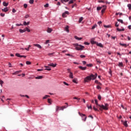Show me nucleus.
Instances as JSON below:
<instances>
[{
	"mask_svg": "<svg viewBox=\"0 0 131 131\" xmlns=\"http://www.w3.org/2000/svg\"><path fill=\"white\" fill-rule=\"evenodd\" d=\"M97 78V74H95V75L91 74L90 76L86 77L84 79V82H88L89 80H92L93 79V80Z\"/></svg>",
	"mask_w": 131,
	"mask_h": 131,
	"instance_id": "f257e3e1",
	"label": "nucleus"
},
{
	"mask_svg": "<svg viewBox=\"0 0 131 131\" xmlns=\"http://www.w3.org/2000/svg\"><path fill=\"white\" fill-rule=\"evenodd\" d=\"M74 46L76 51H83V49H84V46L78 45V43H75Z\"/></svg>",
	"mask_w": 131,
	"mask_h": 131,
	"instance_id": "f03ea898",
	"label": "nucleus"
},
{
	"mask_svg": "<svg viewBox=\"0 0 131 131\" xmlns=\"http://www.w3.org/2000/svg\"><path fill=\"white\" fill-rule=\"evenodd\" d=\"M108 106H109V104L107 103H105V105H100V108H99V110L100 111H102L103 109V110H108Z\"/></svg>",
	"mask_w": 131,
	"mask_h": 131,
	"instance_id": "7ed1b4c3",
	"label": "nucleus"
},
{
	"mask_svg": "<svg viewBox=\"0 0 131 131\" xmlns=\"http://www.w3.org/2000/svg\"><path fill=\"white\" fill-rule=\"evenodd\" d=\"M66 108V106H56V112H59V110H64Z\"/></svg>",
	"mask_w": 131,
	"mask_h": 131,
	"instance_id": "20e7f679",
	"label": "nucleus"
},
{
	"mask_svg": "<svg viewBox=\"0 0 131 131\" xmlns=\"http://www.w3.org/2000/svg\"><path fill=\"white\" fill-rule=\"evenodd\" d=\"M79 115H80V116H81V117H84V119H83V120H84V121H85L86 120V116H85V114H83L82 113H80V112L78 113Z\"/></svg>",
	"mask_w": 131,
	"mask_h": 131,
	"instance_id": "39448f33",
	"label": "nucleus"
},
{
	"mask_svg": "<svg viewBox=\"0 0 131 131\" xmlns=\"http://www.w3.org/2000/svg\"><path fill=\"white\" fill-rule=\"evenodd\" d=\"M15 56H16V57H18V58H26V56L21 55L19 53H16Z\"/></svg>",
	"mask_w": 131,
	"mask_h": 131,
	"instance_id": "423d86ee",
	"label": "nucleus"
},
{
	"mask_svg": "<svg viewBox=\"0 0 131 131\" xmlns=\"http://www.w3.org/2000/svg\"><path fill=\"white\" fill-rule=\"evenodd\" d=\"M106 8H107V6L105 5H103L102 6V9L101 10L102 14H104V13L105 12V11L106 10Z\"/></svg>",
	"mask_w": 131,
	"mask_h": 131,
	"instance_id": "0eeeda50",
	"label": "nucleus"
},
{
	"mask_svg": "<svg viewBox=\"0 0 131 131\" xmlns=\"http://www.w3.org/2000/svg\"><path fill=\"white\" fill-rule=\"evenodd\" d=\"M95 104L96 105V107L97 108H100L101 107V105L99 104V103H98V100L97 99L95 100Z\"/></svg>",
	"mask_w": 131,
	"mask_h": 131,
	"instance_id": "6e6552de",
	"label": "nucleus"
},
{
	"mask_svg": "<svg viewBox=\"0 0 131 131\" xmlns=\"http://www.w3.org/2000/svg\"><path fill=\"white\" fill-rule=\"evenodd\" d=\"M69 14V12L68 11H66L64 13H63L62 15L63 18H66V17H67V15L66 14Z\"/></svg>",
	"mask_w": 131,
	"mask_h": 131,
	"instance_id": "1a4fd4ad",
	"label": "nucleus"
},
{
	"mask_svg": "<svg viewBox=\"0 0 131 131\" xmlns=\"http://www.w3.org/2000/svg\"><path fill=\"white\" fill-rule=\"evenodd\" d=\"M2 12H5V13L9 11V8L8 7L4 8V9H2Z\"/></svg>",
	"mask_w": 131,
	"mask_h": 131,
	"instance_id": "9d476101",
	"label": "nucleus"
},
{
	"mask_svg": "<svg viewBox=\"0 0 131 131\" xmlns=\"http://www.w3.org/2000/svg\"><path fill=\"white\" fill-rule=\"evenodd\" d=\"M33 46L38 48V49H42L41 46H40L39 44H34Z\"/></svg>",
	"mask_w": 131,
	"mask_h": 131,
	"instance_id": "9b49d317",
	"label": "nucleus"
},
{
	"mask_svg": "<svg viewBox=\"0 0 131 131\" xmlns=\"http://www.w3.org/2000/svg\"><path fill=\"white\" fill-rule=\"evenodd\" d=\"M91 43H92V45L97 44V42L95 41V40H94V38L91 39Z\"/></svg>",
	"mask_w": 131,
	"mask_h": 131,
	"instance_id": "f8f14e48",
	"label": "nucleus"
},
{
	"mask_svg": "<svg viewBox=\"0 0 131 131\" xmlns=\"http://www.w3.org/2000/svg\"><path fill=\"white\" fill-rule=\"evenodd\" d=\"M78 68H79V69H81V70H85L86 69V67H82L81 66H79L78 67Z\"/></svg>",
	"mask_w": 131,
	"mask_h": 131,
	"instance_id": "ddd939ff",
	"label": "nucleus"
},
{
	"mask_svg": "<svg viewBox=\"0 0 131 131\" xmlns=\"http://www.w3.org/2000/svg\"><path fill=\"white\" fill-rule=\"evenodd\" d=\"M35 79H42V78H43V76H39L37 77H35Z\"/></svg>",
	"mask_w": 131,
	"mask_h": 131,
	"instance_id": "4468645a",
	"label": "nucleus"
},
{
	"mask_svg": "<svg viewBox=\"0 0 131 131\" xmlns=\"http://www.w3.org/2000/svg\"><path fill=\"white\" fill-rule=\"evenodd\" d=\"M44 67H45V68H46L45 69V70H48V71H51V69L48 66H45Z\"/></svg>",
	"mask_w": 131,
	"mask_h": 131,
	"instance_id": "2eb2a0df",
	"label": "nucleus"
},
{
	"mask_svg": "<svg viewBox=\"0 0 131 131\" xmlns=\"http://www.w3.org/2000/svg\"><path fill=\"white\" fill-rule=\"evenodd\" d=\"M70 78H73V73L71 72H70V75H69Z\"/></svg>",
	"mask_w": 131,
	"mask_h": 131,
	"instance_id": "dca6fc26",
	"label": "nucleus"
},
{
	"mask_svg": "<svg viewBox=\"0 0 131 131\" xmlns=\"http://www.w3.org/2000/svg\"><path fill=\"white\" fill-rule=\"evenodd\" d=\"M48 66H51L52 67H56L57 66V64H54V63H52L48 64Z\"/></svg>",
	"mask_w": 131,
	"mask_h": 131,
	"instance_id": "f3484780",
	"label": "nucleus"
},
{
	"mask_svg": "<svg viewBox=\"0 0 131 131\" xmlns=\"http://www.w3.org/2000/svg\"><path fill=\"white\" fill-rule=\"evenodd\" d=\"M65 30L67 32L69 33V26H67L65 28Z\"/></svg>",
	"mask_w": 131,
	"mask_h": 131,
	"instance_id": "a211bd4d",
	"label": "nucleus"
},
{
	"mask_svg": "<svg viewBox=\"0 0 131 131\" xmlns=\"http://www.w3.org/2000/svg\"><path fill=\"white\" fill-rule=\"evenodd\" d=\"M3 6H4V7H8V6L9 5V3H6V2H4L3 3Z\"/></svg>",
	"mask_w": 131,
	"mask_h": 131,
	"instance_id": "6ab92c4d",
	"label": "nucleus"
},
{
	"mask_svg": "<svg viewBox=\"0 0 131 131\" xmlns=\"http://www.w3.org/2000/svg\"><path fill=\"white\" fill-rule=\"evenodd\" d=\"M19 32H20V33H23L24 32H25L26 31V30H25V29H24V30H22V29H20L19 30Z\"/></svg>",
	"mask_w": 131,
	"mask_h": 131,
	"instance_id": "aec40b11",
	"label": "nucleus"
},
{
	"mask_svg": "<svg viewBox=\"0 0 131 131\" xmlns=\"http://www.w3.org/2000/svg\"><path fill=\"white\" fill-rule=\"evenodd\" d=\"M119 45H120L122 47H124V48H126V47H127V45L125 43H120Z\"/></svg>",
	"mask_w": 131,
	"mask_h": 131,
	"instance_id": "412c9836",
	"label": "nucleus"
},
{
	"mask_svg": "<svg viewBox=\"0 0 131 131\" xmlns=\"http://www.w3.org/2000/svg\"><path fill=\"white\" fill-rule=\"evenodd\" d=\"M96 45H97V46H98V47H100V48H103V45L101 43L97 42Z\"/></svg>",
	"mask_w": 131,
	"mask_h": 131,
	"instance_id": "4be33fe9",
	"label": "nucleus"
},
{
	"mask_svg": "<svg viewBox=\"0 0 131 131\" xmlns=\"http://www.w3.org/2000/svg\"><path fill=\"white\" fill-rule=\"evenodd\" d=\"M52 31H53V30L50 28H48L47 30V32H48L49 33H51V32H52Z\"/></svg>",
	"mask_w": 131,
	"mask_h": 131,
	"instance_id": "5701e85b",
	"label": "nucleus"
},
{
	"mask_svg": "<svg viewBox=\"0 0 131 131\" xmlns=\"http://www.w3.org/2000/svg\"><path fill=\"white\" fill-rule=\"evenodd\" d=\"M123 125H124V126H125L126 127H127L128 126V125L127 124V121H125L124 123H123Z\"/></svg>",
	"mask_w": 131,
	"mask_h": 131,
	"instance_id": "b1692460",
	"label": "nucleus"
},
{
	"mask_svg": "<svg viewBox=\"0 0 131 131\" xmlns=\"http://www.w3.org/2000/svg\"><path fill=\"white\" fill-rule=\"evenodd\" d=\"M118 66H119V67H123V63L122 62H119Z\"/></svg>",
	"mask_w": 131,
	"mask_h": 131,
	"instance_id": "393cba45",
	"label": "nucleus"
},
{
	"mask_svg": "<svg viewBox=\"0 0 131 131\" xmlns=\"http://www.w3.org/2000/svg\"><path fill=\"white\" fill-rule=\"evenodd\" d=\"M75 39H77V40H81V39L82 38V37H78L77 36H75Z\"/></svg>",
	"mask_w": 131,
	"mask_h": 131,
	"instance_id": "a878e982",
	"label": "nucleus"
},
{
	"mask_svg": "<svg viewBox=\"0 0 131 131\" xmlns=\"http://www.w3.org/2000/svg\"><path fill=\"white\" fill-rule=\"evenodd\" d=\"M61 3L64 4V3H67L69 2V0H60Z\"/></svg>",
	"mask_w": 131,
	"mask_h": 131,
	"instance_id": "bb28decb",
	"label": "nucleus"
},
{
	"mask_svg": "<svg viewBox=\"0 0 131 131\" xmlns=\"http://www.w3.org/2000/svg\"><path fill=\"white\" fill-rule=\"evenodd\" d=\"M75 1H76V0H71V1H70L69 2V5H70L71 4H73V2H75Z\"/></svg>",
	"mask_w": 131,
	"mask_h": 131,
	"instance_id": "cd10ccee",
	"label": "nucleus"
},
{
	"mask_svg": "<svg viewBox=\"0 0 131 131\" xmlns=\"http://www.w3.org/2000/svg\"><path fill=\"white\" fill-rule=\"evenodd\" d=\"M82 20H83V17H80L79 19V23H81V21H82Z\"/></svg>",
	"mask_w": 131,
	"mask_h": 131,
	"instance_id": "c85d7f7f",
	"label": "nucleus"
},
{
	"mask_svg": "<svg viewBox=\"0 0 131 131\" xmlns=\"http://www.w3.org/2000/svg\"><path fill=\"white\" fill-rule=\"evenodd\" d=\"M96 61L98 63V64H101V60H100V59H96Z\"/></svg>",
	"mask_w": 131,
	"mask_h": 131,
	"instance_id": "c756f323",
	"label": "nucleus"
},
{
	"mask_svg": "<svg viewBox=\"0 0 131 131\" xmlns=\"http://www.w3.org/2000/svg\"><path fill=\"white\" fill-rule=\"evenodd\" d=\"M101 9H103V7H98L97 8V11H100Z\"/></svg>",
	"mask_w": 131,
	"mask_h": 131,
	"instance_id": "7c9ffc66",
	"label": "nucleus"
},
{
	"mask_svg": "<svg viewBox=\"0 0 131 131\" xmlns=\"http://www.w3.org/2000/svg\"><path fill=\"white\" fill-rule=\"evenodd\" d=\"M117 21L118 22H120V23H122V24H123V20H122V19H117Z\"/></svg>",
	"mask_w": 131,
	"mask_h": 131,
	"instance_id": "2f4dec72",
	"label": "nucleus"
},
{
	"mask_svg": "<svg viewBox=\"0 0 131 131\" xmlns=\"http://www.w3.org/2000/svg\"><path fill=\"white\" fill-rule=\"evenodd\" d=\"M34 3V0H30L29 1V3L31 4V5H32Z\"/></svg>",
	"mask_w": 131,
	"mask_h": 131,
	"instance_id": "473e14b6",
	"label": "nucleus"
},
{
	"mask_svg": "<svg viewBox=\"0 0 131 131\" xmlns=\"http://www.w3.org/2000/svg\"><path fill=\"white\" fill-rule=\"evenodd\" d=\"M25 29L26 31H28V32H30V29H28V28L26 27Z\"/></svg>",
	"mask_w": 131,
	"mask_h": 131,
	"instance_id": "72a5a7b5",
	"label": "nucleus"
},
{
	"mask_svg": "<svg viewBox=\"0 0 131 131\" xmlns=\"http://www.w3.org/2000/svg\"><path fill=\"white\" fill-rule=\"evenodd\" d=\"M104 27H105V28H110L111 26L110 25H104Z\"/></svg>",
	"mask_w": 131,
	"mask_h": 131,
	"instance_id": "f704fd0d",
	"label": "nucleus"
},
{
	"mask_svg": "<svg viewBox=\"0 0 131 131\" xmlns=\"http://www.w3.org/2000/svg\"><path fill=\"white\" fill-rule=\"evenodd\" d=\"M31 48V45H29L28 48H25V50H26V51H29V48Z\"/></svg>",
	"mask_w": 131,
	"mask_h": 131,
	"instance_id": "c9c22d12",
	"label": "nucleus"
},
{
	"mask_svg": "<svg viewBox=\"0 0 131 131\" xmlns=\"http://www.w3.org/2000/svg\"><path fill=\"white\" fill-rule=\"evenodd\" d=\"M3 83H4V81L0 79V84L1 86H3Z\"/></svg>",
	"mask_w": 131,
	"mask_h": 131,
	"instance_id": "e433bc0d",
	"label": "nucleus"
},
{
	"mask_svg": "<svg viewBox=\"0 0 131 131\" xmlns=\"http://www.w3.org/2000/svg\"><path fill=\"white\" fill-rule=\"evenodd\" d=\"M76 80H77V79H73V82H74V83H77V82H76Z\"/></svg>",
	"mask_w": 131,
	"mask_h": 131,
	"instance_id": "4c0bfd02",
	"label": "nucleus"
},
{
	"mask_svg": "<svg viewBox=\"0 0 131 131\" xmlns=\"http://www.w3.org/2000/svg\"><path fill=\"white\" fill-rule=\"evenodd\" d=\"M119 14L120 16L122 15V13H116V15L117 16Z\"/></svg>",
	"mask_w": 131,
	"mask_h": 131,
	"instance_id": "58836bf2",
	"label": "nucleus"
},
{
	"mask_svg": "<svg viewBox=\"0 0 131 131\" xmlns=\"http://www.w3.org/2000/svg\"><path fill=\"white\" fill-rule=\"evenodd\" d=\"M127 7H128L129 10H131V4H128Z\"/></svg>",
	"mask_w": 131,
	"mask_h": 131,
	"instance_id": "ea45409f",
	"label": "nucleus"
},
{
	"mask_svg": "<svg viewBox=\"0 0 131 131\" xmlns=\"http://www.w3.org/2000/svg\"><path fill=\"white\" fill-rule=\"evenodd\" d=\"M26 64L27 65H30V64H31V62L27 61H26Z\"/></svg>",
	"mask_w": 131,
	"mask_h": 131,
	"instance_id": "a19ab883",
	"label": "nucleus"
},
{
	"mask_svg": "<svg viewBox=\"0 0 131 131\" xmlns=\"http://www.w3.org/2000/svg\"><path fill=\"white\" fill-rule=\"evenodd\" d=\"M86 66L88 67H93V64H86Z\"/></svg>",
	"mask_w": 131,
	"mask_h": 131,
	"instance_id": "79ce46f5",
	"label": "nucleus"
},
{
	"mask_svg": "<svg viewBox=\"0 0 131 131\" xmlns=\"http://www.w3.org/2000/svg\"><path fill=\"white\" fill-rule=\"evenodd\" d=\"M96 27H97V25H94L92 28V29H95L96 28Z\"/></svg>",
	"mask_w": 131,
	"mask_h": 131,
	"instance_id": "37998d69",
	"label": "nucleus"
},
{
	"mask_svg": "<svg viewBox=\"0 0 131 131\" xmlns=\"http://www.w3.org/2000/svg\"><path fill=\"white\" fill-rule=\"evenodd\" d=\"M98 100H101L102 99V97H101L100 95H99L98 96Z\"/></svg>",
	"mask_w": 131,
	"mask_h": 131,
	"instance_id": "c03bdc74",
	"label": "nucleus"
},
{
	"mask_svg": "<svg viewBox=\"0 0 131 131\" xmlns=\"http://www.w3.org/2000/svg\"><path fill=\"white\" fill-rule=\"evenodd\" d=\"M45 8H49V4L47 3L45 5H44Z\"/></svg>",
	"mask_w": 131,
	"mask_h": 131,
	"instance_id": "a18cd8bd",
	"label": "nucleus"
},
{
	"mask_svg": "<svg viewBox=\"0 0 131 131\" xmlns=\"http://www.w3.org/2000/svg\"><path fill=\"white\" fill-rule=\"evenodd\" d=\"M93 109L95 110V111H99V110H98V108H96L95 106L93 107Z\"/></svg>",
	"mask_w": 131,
	"mask_h": 131,
	"instance_id": "49530a36",
	"label": "nucleus"
},
{
	"mask_svg": "<svg viewBox=\"0 0 131 131\" xmlns=\"http://www.w3.org/2000/svg\"><path fill=\"white\" fill-rule=\"evenodd\" d=\"M118 26H119V25L118 24V22H116L115 24V27H118Z\"/></svg>",
	"mask_w": 131,
	"mask_h": 131,
	"instance_id": "de8ad7c7",
	"label": "nucleus"
},
{
	"mask_svg": "<svg viewBox=\"0 0 131 131\" xmlns=\"http://www.w3.org/2000/svg\"><path fill=\"white\" fill-rule=\"evenodd\" d=\"M97 90H101V86H100V85H98L97 86Z\"/></svg>",
	"mask_w": 131,
	"mask_h": 131,
	"instance_id": "09e8293b",
	"label": "nucleus"
},
{
	"mask_svg": "<svg viewBox=\"0 0 131 131\" xmlns=\"http://www.w3.org/2000/svg\"><path fill=\"white\" fill-rule=\"evenodd\" d=\"M24 7L25 9H26V8H27V7H28L27 4H25L24 5Z\"/></svg>",
	"mask_w": 131,
	"mask_h": 131,
	"instance_id": "8fccbe9b",
	"label": "nucleus"
},
{
	"mask_svg": "<svg viewBox=\"0 0 131 131\" xmlns=\"http://www.w3.org/2000/svg\"><path fill=\"white\" fill-rule=\"evenodd\" d=\"M48 97H50V96L46 95L45 97H43V99H47Z\"/></svg>",
	"mask_w": 131,
	"mask_h": 131,
	"instance_id": "3c124183",
	"label": "nucleus"
},
{
	"mask_svg": "<svg viewBox=\"0 0 131 131\" xmlns=\"http://www.w3.org/2000/svg\"><path fill=\"white\" fill-rule=\"evenodd\" d=\"M48 103H49V104H52V103L51 102V99H50V98L48 99Z\"/></svg>",
	"mask_w": 131,
	"mask_h": 131,
	"instance_id": "603ef678",
	"label": "nucleus"
},
{
	"mask_svg": "<svg viewBox=\"0 0 131 131\" xmlns=\"http://www.w3.org/2000/svg\"><path fill=\"white\" fill-rule=\"evenodd\" d=\"M63 83L65 84V85H69V84H68L67 82H63Z\"/></svg>",
	"mask_w": 131,
	"mask_h": 131,
	"instance_id": "864d4df0",
	"label": "nucleus"
},
{
	"mask_svg": "<svg viewBox=\"0 0 131 131\" xmlns=\"http://www.w3.org/2000/svg\"><path fill=\"white\" fill-rule=\"evenodd\" d=\"M29 15H28V14H27V15L25 16V19H27V18H29Z\"/></svg>",
	"mask_w": 131,
	"mask_h": 131,
	"instance_id": "5fc2aeb1",
	"label": "nucleus"
},
{
	"mask_svg": "<svg viewBox=\"0 0 131 131\" xmlns=\"http://www.w3.org/2000/svg\"><path fill=\"white\" fill-rule=\"evenodd\" d=\"M87 107H88V109H92V105H90V106H89V105L87 104Z\"/></svg>",
	"mask_w": 131,
	"mask_h": 131,
	"instance_id": "6e6d98bb",
	"label": "nucleus"
},
{
	"mask_svg": "<svg viewBox=\"0 0 131 131\" xmlns=\"http://www.w3.org/2000/svg\"><path fill=\"white\" fill-rule=\"evenodd\" d=\"M18 73H19V72H18V71H16V72H15V73H13V75H15V74H18Z\"/></svg>",
	"mask_w": 131,
	"mask_h": 131,
	"instance_id": "4d7b16f0",
	"label": "nucleus"
},
{
	"mask_svg": "<svg viewBox=\"0 0 131 131\" xmlns=\"http://www.w3.org/2000/svg\"><path fill=\"white\" fill-rule=\"evenodd\" d=\"M80 58H85V55H81L80 56Z\"/></svg>",
	"mask_w": 131,
	"mask_h": 131,
	"instance_id": "13d9d810",
	"label": "nucleus"
},
{
	"mask_svg": "<svg viewBox=\"0 0 131 131\" xmlns=\"http://www.w3.org/2000/svg\"><path fill=\"white\" fill-rule=\"evenodd\" d=\"M0 15L1 17H5V13H1Z\"/></svg>",
	"mask_w": 131,
	"mask_h": 131,
	"instance_id": "bf43d9fd",
	"label": "nucleus"
},
{
	"mask_svg": "<svg viewBox=\"0 0 131 131\" xmlns=\"http://www.w3.org/2000/svg\"><path fill=\"white\" fill-rule=\"evenodd\" d=\"M49 42H50V40H47L45 43L47 45V44L49 43Z\"/></svg>",
	"mask_w": 131,
	"mask_h": 131,
	"instance_id": "052dcab7",
	"label": "nucleus"
},
{
	"mask_svg": "<svg viewBox=\"0 0 131 131\" xmlns=\"http://www.w3.org/2000/svg\"><path fill=\"white\" fill-rule=\"evenodd\" d=\"M12 13H16V10L14 8L12 9Z\"/></svg>",
	"mask_w": 131,
	"mask_h": 131,
	"instance_id": "680f3d73",
	"label": "nucleus"
},
{
	"mask_svg": "<svg viewBox=\"0 0 131 131\" xmlns=\"http://www.w3.org/2000/svg\"><path fill=\"white\" fill-rule=\"evenodd\" d=\"M53 55H54V53H49L48 54V56H53Z\"/></svg>",
	"mask_w": 131,
	"mask_h": 131,
	"instance_id": "e2e57ef3",
	"label": "nucleus"
},
{
	"mask_svg": "<svg viewBox=\"0 0 131 131\" xmlns=\"http://www.w3.org/2000/svg\"><path fill=\"white\" fill-rule=\"evenodd\" d=\"M77 5L76 4H74L72 6V8H74V7H76Z\"/></svg>",
	"mask_w": 131,
	"mask_h": 131,
	"instance_id": "0e129e2a",
	"label": "nucleus"
},
{
	"mask_svg": "<svg viewBox=\"0 0 131 131\" xmlns=\"http://www.w3.org/2000/svg\"><path fill=\"white\" fill-rule=\"evenodd\" d=\"M82 63H83V65H85V64H86V61H82Z\"/></svg>",
	"mask_w": 131,
	"mask_h": 131,
	"instance_id": "69168bd1",
	"label": "nucleus"
},
{
	"mask_svg": "<svg viewBox=\"0 0 131 131\" xmlns=\"http://www.w3.org/2000/svg\"><path fill=\"white\" fill-rule=\"evenodd\" d=\"M98 24L99 25H101V24H102V21H100L98 22Z\"/></svg>",
	"mask_w": 131,
	"mask_h": 131,
	"instance_id": "338daca9",
	"label": "nucleus"
},
{
	"mask_svg": "<svg viewBox=\"0 0 131 131\" xmlns=\"http://www.w3.org/2000/svg\"><path fill=\"white\" fill-rule=\"evenodd\" d=\"M128 29H131V25H129V26H128Z\"/></svg>",
	"mask_w": 131,
	"mask_h": 131,
	"instance_id": "774afa93",
	"label": "nucleus"
}]
</instances>
